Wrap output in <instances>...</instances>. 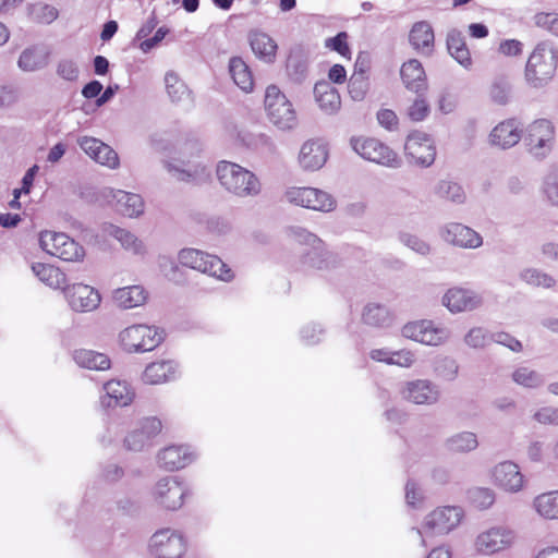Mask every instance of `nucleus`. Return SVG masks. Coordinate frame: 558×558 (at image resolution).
Segmentation results:
<instances>
[{
	"label": "nucleus",
	"mask_w": 558,
	"mask_h": 558,
	"mask_svg": "<svg viewBox=\"0 0 558 558\" xmlns=\"http://www.w3.org/2000/svg\"><path fill=\"white\" fill-rule=\"evenodd\" d=\"M216 175L220 186L238 198H255L263 190L259 178L239 163L220 160L216 166Z\"/></svg>",
	"instance_id": "1"
},
{
	"label": "nucleus",
	"mask_w": 558,
	"mask_h": 558,
	"mask_svg": "<svg viewBox=\"0 0 558 558\" xmlns=\"http://www.w3.org/2000/svg\"><path fill=\"white\" fill-rule=\"evenodd\" d=\"M558 65V49L549 41L538 43L530 54L524 70L529 86L543 88L554 78Z\"/></svg>",
	"instance_id": "2"
},
{
	"label": "nucleus",
	"mask_w": 558,
	"mask_h": 558,
	"mask_svg": "<svg viewBox=\"0 0 558 558\" xmlns=\"http://www.w3.org/2000/svg\"><path fill=\"white\" fill-rule=\"evenodd\" d=\"M464 511L458 506L438 507L429 512L416 529L423 546L426 545L424 535H445L454 530L462 521Z\"/></svg>",
	"instance_id": "3"
},
{
	"label": "nucleus",
	"mask_w": 558,
	"mask_h": 558,
	"mask_svg": "<svg viewBox=\"0 0 558 558\" xmlns=\"http://www.w3.org/2000/svg\"><path fill=\"white\" fill-rule=\"evenodd\" d=\"M179 263L191 269L207 274L222 281L233 278L232 270L217 256L196 248H183L178 255Z\"/></svg>",
	"instance_id": "4"
},
{
	"label": "nucleus",
	"mask_w": 558,
	"mask_h": 558,
	"mask_svg": "<svg viewBox=\"0 0 558 558\" xmlns=\"http://www.w3.org/2000/svg\"><path fill=\"white\" fill-rule=\"evenodd\" d=\"M265 109L269 121L278 129L286 131L298 125V116L292 102L276 85H270L266 89Z\"/></svg>",
	"instance_id": "5"
},
{
	"label": "nucleus",
	"mask_w": 558,
	"mask_h": 558,
	"mask_svg": "<svg viewBox=\"0 0 558 558\" xmlns=\"http://www.w3.org/2000/svg\"><path fill=\"white\" fill-rule=\"evenodd\" d=\"M282 199L320 213H331L337 207V201L330 193L311 186H290L284 191Z\"/></svg>",
	"instance_id": "6"
},
{
	"label": "nucleus",
	"mask_w": 558,
	"mask_h": 558,
	"mask_svg": "<svg viewBox=\"0 0 558 558\" xmlns=\"http://www.w3.org/2000/svg\"><path fill=\"white\" fill-rule=\"evenodd\" d=\"M522 137L529 154L535 159L543 160L554 148L555 126L547 119H538L526 126Z\"/></svg>",
	"instance_id": "7"
},
{
	"label": "nucleus",
	"mask_w": 558,
	"mask_h": 558,
	"mask_svg": "<svg viewBox=\"0 0 558 558\" xmlns=\"http://www.w3.org/2000/svg\"><path fill=\"white\" fill-rule=\"evenodd\" d=\"M163 340V331L154 326L132 325L119 333V341L128 352H147L157 348Z\"/></svg>",
	"instance_id": "8"
},
{
	"label": "nucleus",
	"mask_w": 558,
	"mask_h": 558,
	"mask_svg": "<svg viewBox=\"0 0 558 558\" xmlns=\"http://www.w3.org/2000/svg\"><path fill=\"white\" fill-rule=\"evenodd\" d=\"M401 333L407 339L430 347L442 345L451 337L448 327L432 319L410 322L402 327Z\"/></svg>",
	"instance_id": "9"
},
{
	"label": "nucleus",
	"mask_w": 558,
	"mask_h": 558,
	"mask_svg": "<svg viewBox=\"0 0 558 558\" xmlns=\"http://www.w3.org/2000/svg\"><path fill=\"white\" fill-rule=\"evenodd\" d=\"M351 148L363 159L390 168H398L400 159L388 145L374 137L352 136Z\"/></svg>",
	"instance_id": "10"
},
{
	"label": "nucleus",
	"mask_w": 558,
	"mask_h": 558,
	"mask_svg": "<svg viewBox=\"0 0 558 558\" xmlns=\"http://www.w3.org/2000/svg\"><path fill=\"white\" fill-rule=\"evenodd\" d=\"M39 243L46 253L65 262H81L85 256L84 247L62 232L44 231Z\"/></svg>",
	"instance_id": "11"
},
{
	"label": "nucleus",
	"mask_w": 558,
	"mask_h": 558,
	"mask_svg": "<svg viewBox=\"0 0 558 558\" xmlns=\"http://www.w3.org/2000/svg\"><path fill=\"white\" fill-rule=\"evenodd\" d=\"M515 539L514 532L504 525L490 526L477 534L474 539V549L483 556H493L509 549Z\"/></svg>",
	"instance_id": "12"
},
{
	"label": "nucleus",
	"mask_w": 558,
	"mask_h": 558,
	"mask_svg": "<svg viewBox=\"0 0 558 558\" xmlns=\"http://www.w3.org/2000/svg\"><path fill=\"white\" fill-rule=\"evenodd\" d=\"M148 547L157 558H180L186 550V542L180 531L163 527L151 535Z\"/></svg>",
	"instance_id": "13"
},
{
	"label": "nucleus",
	"mask_w": 558,
	"mask_h": 558,
	"mask_svg": "<svg viewBox=\"0 0 558 558\" xmlns=\"http://www.w3.org/2000/svg\"><path fill=\"white\" fill-rule=\"evenodd\" d=\"M187 495L189 488L177 476L160 478L153 489L154 501L170 511L180 509Z\"/></svg>",
	"instance_id": "14"
},
{
	"label": "nucleus",
	"mask_w": 558,
	"mask_h": 558,
	"mask_svg": "<svg viewBox=\"0 0 558 558\" xmlns=\"http://www.w3.org/2000/svg\"><path fill=\"white\" fill-rule=\"evenodd\" d=\"M404 153L409 162L427 168L435 161L436 147L428 134L415 131L408 135Z\"/></svg>",
	"instance_id": "15"
},
{
	"label": "nucleus",
	"mask_w": 558,
	"mask_h": 558,
	"mask_svg": "<svg viewBox=\"0 0 558 558\" xmlns=\"http://www.w3.org/2000/svg\"><path fill=\"white\" fill-rule=\"evenodd\" d=\"M399 392L402 399L417 405H434L441 397L439 386L429 379L404 381Z\"/></svg>",
	"instance_id": "16"
},
{
	"label": "nucleus",
	"mask_w": 558,
	"mask_h": 558,
	"mask_svg": "<svg viewBox=\"0 0 558 558\" xmlns=\"http://www.w3.org/2000/svg\"><path fill=\"white\" fill-rule=\"evenodd\" d=\"M490 480L496 487L510 494L521 492L525 485V476L520 466L512 461L497 463L490 470Z\"/></svg>",
	"instance_id": "17"
},
{
	"label": "nucleus",
	"mask_w": 558,
	"mask_h": 558,
	"mask_svg": "<svg viewBox=\"0 0 558 558\" xmlns=\"http://www.w3.org/2000/svg\"><path fill=\"white\" fill-rule=\"evenodd\" d=\"M162 424L158 417H144L124 438V446L132 451H142L151 446L153 439L161 432Z\"/></svg>",
	"instance_id": "18"
},
{
	"label": "nucleus",
	"mask_w": 558,
	"mask_h": 558,
	"mask_svg": "<svg viewBox=\"0 0 558 558\" xmlns=\"http://www.w3.org/2000/svg\"><path fill=\"white\" fill-rule=\"evenodd\" d=\"M439 235L446 243L461 248L475 250L483 245L482 235L460 222L444 225L439 229Z\"/></svg>",
	"instance_id": "19"
},
{
	"label": "nucleus",
	"mask_w": 558,
	"mask_h": 558,
	"mask_svg": "<svg viewBox=\"0 0 558 558\" xmlns=\"http://www.w3.org/2000/svg\"><path fill=\"white\" fill-rule=\"evenodd\" d=\"M165 166L173 178L186 183L203 184L208 182L211 177L209 167L203 161L182 159L167 161Z\"/></svg>",
	"instance_id": "20"
},
{
	"label": "nucleus",
	"mask_w": 558,
	"mask_h": 558,
	"mask_svg": "<svg viewBox=\"0 0 558 558\" xmlns=\"http://www.w3.org/2000/svg\"><path fill=\"white\" fill-rule=\"evenodd\" d=\"M63 293L70 307L78 313L93 312L101 302L98 290L84 283L65 286Z\"/></svg>",
	"instance_id": "21"
},
{
	"label": "nucleus",
	"mask_w": 558,
	"mask_h": 558,
	"mask_svg": "<svg viewBox=\"0 0 558 558\" xmlns=\"http://www.w3.org/2000/svg\"><path fill=\"white\" fill-rule=\"evenodd\" d=\"M77 144L82 150L96 162L110 169L118 168V154L100 140L89 136H81L77 140Z\"/></svg>",
	"instance_id": "22"
},
{
	"label": "nucleus",
	"mask_w": 558,
	"mask_h": 558,
	"mask_svg": "<svg viewBox=\"0 0 558 558\" xmlns=\"http://www.w3.org/2000/svg\"><path fill=\"white\" fill-rule=\"evenodd\" d=\"M196 459L195 452L186 445H172L157 456L158 465L167 471L183 469Z\"/></svg>",
	"instance_id": "23"
},
{
	"label": "nucleus",
	"mask_w": 558,
	"mask_h": 558,
	"mask_svg": "<svg viewBox=\"0 0 558 558\" xmlns=\"http://www.w3.org/2000/svg\"><path fill=\"white\" fill-rule=\"evenodd\" d=\"M442 303L450 312L460 313L480 307L483 299L474 290L457 287L445 293Z\"/></svg>",
	"instance_id": "24"
},
{
	"label": "nucleus",
	"mask_w": 558,
	"mask_h": 558,
	"mask_svg": "<svg viewBox=\"0 0 558 558\" xmlns=\"http://www.w3.org/2000/svg\"><path fill=\"white\" fill-rule=\"evenodd\" d=\"M298 159L304 171H317L328 159L327 145L320 140L306 141L301 146Z\"/></svg>",
	"instance_id": "25"
},
{
	"label": "nucleus",
	"mask_w": 558,
	"mask_h": 558,
	"mask_svg": "<svg viewBox=\"0 0 558 558\" xmlns=\"http://www.w3.org/2000/svg\"><path fill=\"white\" fill-rule=\"evenodd\" d=\"M522 138L520 122L515 119H507L498 123L489 134V143L493 146L508 149L517 145Z\"/></svg>",
	"instance_id": "26"
},
{
	"label": "nucleus",
	"mask_w": 558,
	"mask_h": 558,
	"mask_svg": "<svg viewBox=\"0 0 558 558\" xmlns=\"http://www.w3.org/2000/svg\"><path fill=\"white\" fill-rule=\"evenodd\" d=\"M179 376V365L175 361H157L145 367L142 380L147 385H161L175 380Z\"/></svg>",
	"instance_id": "27"
},
{
	"label": "nucleus",
	"mask_w": 558,
	"mask_h": 558,
	"mask_svg": "<svg viewBox=\"0 0 558 558\" xmlns=\"http://www.w3.org/2000/svg\"><path fill=\"white\" fill-rule=\"evenodd\" d=\"M105 395L101 404L107 408L126 407L134 399V391L126 381L110 380L104 385Z\"/></svg>",
	"instance_id": "28"
},
{
	"label": "nucleus",
	"mask_w": 558,
	"mask_h": 558,
	"mask_svg": "<svg viewBox=\"0 0 558 558\" xmlns=\"http://www.w3.org/2000/svg\"><path fill=\"white\" fill-rule=\"evenodd\" d=\"M110 197L114 202L117 211L129 218L140 217L144 213L145 204L140 194L122 190H110Z\"/></svg>",
	"instance_id": "29"
},
{
	"label": "nucleus",
	"mask_w": 558,
	"mask_h": 558,
	"mask_svg": "<svg viewBox=\"0 0 558 558\" xmlns=\"http://www.w3.org/2000/svg\"><path fill=\"white\" fill-rule=\"evenodd\" d=\"M248 43L254 54L265 63H272L276 60L278 45L267 33L258 29L248 33Z\"/></svg>",
	"instance_id": "30"
},
{
	"label": "nucleus",
	"mask_w": 558,
	"mask_h": 558,
	"mask_svg": "<svg viewBox=\"0 0 558 558\" xmlns=\"http://www.w3.org/2000/svg\"><path fill=\"white\" fill-rule=\"evenodd\" d=\"M409 41L414 50L423 56H429L435 43L432 25L426 21L416 22L409 33Z\"/></svg>",
	"instance_id": "31"
},
{
	"label": "nucleus",
	"mask_w": 558,
	"mask_h": 558,
	"mask_svg": "<svg viewBox=\"0 0 558 558\" xmlns=\"http://www.w3.org/2000/svg\"><path fill=\"white\" fill-rule=\"evenodd\" d=\"M405 87L416 94L426 90V75L422 63L416 59L404 62L400 70Z\"/></svg>",
	"instance_id": "32"
},
{
	"label": "nucleus",
	"mask_w": 558,
	"mask_h": 558,
	"mask_svg": "<svg viewBox=\"0 0 558 558\" xmlns=\"http://www.w3.org/2000/svg\"><path fill=\"white\" fill-rule=\"evenodd\" d=\"M49 57L50 51L45 46H32L21 52L17 65L25 72L39 71L48 65Z\"/></svg>",
	"instance_id": "33"
},
{
	"label": "nucleus",
	"mask_w": 558,
	"mask_h": 558,
	"mask_svg": "<svg viewBox=\"0 0 558 558\" xmlns=\"http://www.w3.org/2000/svg\"><path fill=\"white\" fill-rule=\"evenodd\" d=\"M314 95L319 108L326 114H335L341 107L338 90L329 82H318L314 87Z\"/></svg>",
	"instance_id": "34"
},
{
	"label": "nucleus",
	"mask_w": 558,
	"mask_h": 558,
	"mask_svg": "<svg viewBox=\"0 0 558 558\" xmlns=\"http://www.w3.org/2000/svg\"><path fill=\"white\" fill-rule=\"evenodd\" d=\"M333 263V256L331 253L325 250L323 241L320 245H314L306 248L302 253L301 267L303 270L307 269H328Z\"/></svg>",
	"instance_id": "35"
},
{
	"label": "nucleus",
	"mask_w": 558,
	"mask_h": 558,
	"mask_svg": "<svg viewBox=\"0 0 558 558\" xmlns=\"http://www.w3.org/2000/svg\"><path fill=\"white\" fill-rule=\"evenodd\" d=\"M433 194L440 201L454 205H462L466 201V193L463 186L451 179H441L433 187Z\"/></svg>",
	"instance_id": "36"
},
{
	"label": "nucleus",
	"mask_w": 558,
	"mask_h": 558,
	"mask_svg": "<svg viewBox=\"0 0 558 558\" xmlns=\"http://www.w3.org/2000/svg\"><path fill=\"white\" fill-rule=\"evenodd\" d=\"M73 360L80 367L94 371H106L111 365V361L106 354L87 349L75 350Z\"/></svg>",
	"instance_id": "37"
},
{
	"label": "nucleus",
	"mask_w": 558,
	"mask_h": 558,
	"mask_svg": "<svg viewBox=\"0 0 558 558\" xmlns=\"http://www.w3.org/2000/svg\"><path fill=\"white\" fill-rule=\"evenodd\" d=\"M147 293L141 286L119 288L113 293V300L122 308H133L146 302Z\"/></svg>",
	"instance_id": "38"
},
{
	"label": "nucleus",
	"mask_w": 558,
	"mask_h": 558,
	"mask_svg": "<svg viewBox=\"0 0 558 558\" xmlns=\"http://www.w3.org/2000/svg\"><path fill=\"white\" fill-rule=\"evenodd\" d=\"M34 275L46 286L52 289H62L66 283V276L58 267L49 264L35 263L32 265Z\"/></svg>",
	"instance_id": "39"
},
{
	"label": "nucleus",
	"mask_w": 558,
	"mask_h": 558,
	"mask_svg": "<svg viewBox=\"0 0 558 558\" xmlns=\"http://www.w3.org/2000/svg\"><path fill=\"white\" fill-rule=\"evenodd\" d=\"M447 48L449 53L465 69L472 65L470 51L465 45L461 32L452 29L447 36Z\"/></svg>",
	"instance_id": "40"
},
{
	"label": "nucleus",
	"mask_w": 558,
	"mask_h": 558,
	"mask_svg": "<svg viewBox=\"0 0 558 558\" xmlns=\"http://www.w3.org/2000/svg\"><path fill=\"white\" fill-rule=\"evenodd\" d=\"M532 506L539 517L546 520H558V490L537 495Z\"/></svg>",
	"instance_id": "41"
},
{
	"label": "nucleus",
	"mask_w": 558,
	"mask_h": 558,
	"mask_svg": "<svg viewBox=\"0 0 558 558\" xmlns=\"http://www.w3.org/2000/svg\"><path fill=\"white\" fill-rule=\"evenodd\" d=\"M229 72L233 82L244 92L253 90L254 81L248 65L239 57L231 58Z\"/></svg>",
	"instance_id": "42"
},
{
	"label": "nucleus",
	"mask_w": 558,
	"mask_h": 558,
	"mask_svg": "<svg viewBox=\"0 0 558 558\" xmlns=\"http://www.w3.org/2000/svg\"><path fill=\"white\" fill-rule=\"evenodd\" d=\"M445 447L454 453L471 452L478 447L477 436L472 432H460L448 437Z\"/></svg>",
	"instance_id": "43"
},
{
	"label": "nucleus",
	"mask_w": 558,
	"mask_h": 558,
	"mask_svg": "<svg viewBox=\"0 0 558 558\" xmlns=\"http://www.w3.org/2000/svg\"><path fill=\"white\" fill-rule=\"evenodd\" d=\"M166 90L172 102L180 104L189 101L191 92L187 85L172 71L165 75Z\"/></svg>",
	"instance_id": "44"
},
{
	"label": "nucleus",
	"mask_w": 558,
	"mask_h": 558,
	"mask_svg": "<svg viewBox=\"0 0 558 558\" xmlns=\"http://www.w3.org/2000/svg\"><path fill=\"white\" fill-rule=\"evenodd\" d=\"M362 319L368 326L385 327L389 325L390 315L386 306L378 303H368L363 310Z\"/></svg>",
	"instance_id": "45"
},
{
	"label": "nucleus",
	"mask_w": 558,
	"mask_h": 558,
	"mask_svg": "<svg viewBox=\"0 0 558 558\" xmlns=\"http://www.w3.org/2000/svg\"><path fill=\"white\" fill-rule=\"evenodd\" d=\"M110 234L120 242L124 250L136 255H143L145 253V245L143 241L131 231L119 227H112Z\"/></svg>",
	"instance_id": "46"
},
{
	"label": "nucleus",
	"mask_w": 558,
	"mask_h": 558,
	"mask_svg": "<svg viewBox=\"0 0 558 558\" xmlns=\"http://www.w3.org/2000/svg\"><path fill=\"white\" fill-rule=\"evenodd\" d=\"M435 375L445 381H453L459 376L460 366L451 356H438L433 364Z\"/></svg>",
	"instance_id": "47"
},
{
	"label": "nucleus",
	"mask_w": 558,
	"mask_h": 558,
	"mask_svg": "<svg viewBox=\"0 0 558 558\" xmlns=\"http://www.w3.org/2000/svg\"><path fill=\"white\" fill-rule=\"evenodd\" d=\"M511 378L517 385L529 389L538 388L544 384L543 375L527 366L517 367Z\"/></svg>",
	"instance_id": "48"
},
{
	"label": "nucleus",
	"mask_w": 558,
	"mask_h": 558,
	"mask_svg": "<svg viewBox=\"0 0 558 558\" xmlns=\"http://www.w3.org/2000/svg\"><path fill=\"white\" fill-rule=\"evenodd\" d=\"M241 141L247 148L262 154L275 151L272 140L264 133H244L241 135Z\"/></svg>",
	"instance_id": "49"
},
{
	"label": "nucleus",
	"mask_w": 558,
	"mask_h": 558,
	"mask_svg": "<svg viewBox=\"0 0 558 558\" xmlns=\"http://www.w3.org/2000/svg\"><path fill=\"white\" fill-rule=\"evenodd\" d=\"M28 15L32 21L39 24H51L59 16L56 7L38 2L28 7Z\"/></svg>",
	"instance_id": "50"
},
{
	"label": "nucleus",
	"mask_w": 558,
	"mask_h": 558,
	"mask_svg": "<svg viewBox=\"0 0 558 558\" xmlns=\"http://www.w3.org/2000/svg\"><path fill=\"white\" fill-rule=\"evenodd\" d=\"M468 499L477 509L490 508L496 499V494L488 487H473L468 490Z\"/></svg>",
	"instance_id": "51"
},
{
	"label": "nucleus",
	"mask_w": 558,
	"mask_h": 558,
	"mask_svg": "<svg viewBox=\"0 0 558 558\" xmlns=\"http://www.w3.org/2000/svg\"><path fill=\"white\" fill-rule=\"evenodd\" d=\"M544 198L558 207V168H551L545 174L541 187Z\"/></svg>",
	"instance_id": "52"
},
{
	"label": "nucleus",
	"mask_w": 558,
	"mask_h": 558,
	"mask_svg": "<svg viewBox=\"0 0 558 558\" xmlns=\"http://www.w3.org/2000/svg\"><path fill=\"white\" fill-rule=\"evenodd\" d=\"M520 278L527 284L534 287L551 288L556 280L548 274L536 268H526L520 272Z\"/></svg>",
	"instance_id": "53"
},
{
	"label": "nucleus",
	"mask_w": 558,
	"mask_h": 558,
	"mask_svg": "<svg viewBox=\"0 0 558 558\" xmlns=\"http://www.w3.org/2000/svg\"><path fill=\"white\" fill-rule=\"evenodd\" d=\"M398 239L404 246L420 255L426 256L432 251L430 244L416 234L400 232Z\"/></svg>",
	"instance_id": "54"
},
{
	"label": "nucleus",
	"mask_w": 558,
	"mask_h": 558,
	"mask_svg": "<svg viewBox=\"0 0 558 558\" xmlns=\"http://www.w3.org/2000/svg\"><path fill=\"white\" fill-rule=\"evenodd\" d=\"M490 98L498 105H506L511 96V85L505 77L496 78L489 92Z\"/></svg>",
	"instance_id": "55"
},
{
	"label": "nucleus",
	"mask_w": 558,
	"mask_h": 558,
	"mask_svg": "<svg viewBox=\"0 0 558 558\" xmlns=\"http://www.w3.org/2000/svg\"><path fill=\"white\" fill-rule=\"evenodd\" d=\"M367 87L368 83L363 72L354 73L349 80V94L355 101H360L364 98Z\"/></svg>",
	"instance_id": "56"
},
{
	"label": "nucleus",
	"mask_w": 558,
	"mask_h": 558,
	"mask_svg": "<svg viewBox=\"0 0 558 558\" xmlns=\"http://www.w3.org/2000/svg\"><path fill=\"white\" fill-rule=\"evenodd\" d=\"M289 234L293 241L301 245L312 247L314 245H320L322 240L314 233L302 227H291Z\"/></svg>",
	"instance_id": "57"
},
{
	"label": "nucleus",
	"mask_w": 558,
	"mask_h": 558,
	"mask_svg": "<svg viewBox=\"0 0 558 558\" xmlns=\"http://www.w3.org/2000/svg\"><path fill=\"white\" fill-rule=\"evenodd\" d=\"M464 341L471 348H484L492 342V335L481 327H474L465 335Z\"/></svg>",
	"instance_id": "58"
},
{
	"label": "nucleus",
	"mask_w": 558,
	"mask_h": 558,
	"mask_svg": "<svg viewBox=\"0 0 558 558\" xmlns=\"http://www.w3.org/2000/svg\"><path fill=\"white\" fill-rule=\"evenodd\" d=\"M57 74L65 81H76L80 75V69L76 61L68 58L61 59L57 64Z\"/></svg>",
	"instance_id": "59"
},
{
	"label": "nucleus",
	"mask_w": 558,
	"mask_h": 558,
	"mask_svg": "<svg viewBox=\"0 0 558 558\" xmlns=\"http://www.w3.org/2000/svg\"><path fill=\"white\" fill-rule=\"evenodd\" d=\"M348 37L349 36L345 32H340L335 37L327 38L325 46L331 50L337 51L342 57L350 58L351 50L348 45Z\"/></svg>",
	"instance_id": "60"
},
{
	"label": "nucleus",
	"mask_w": 558,
	"mask_h": 558,
	"mask_svg": "<svg viewBox=\"0 0 558 558\" xmlns=\"http://www.w3.org/2000/svg\"><path fill=\"white\" fill-rule=\"evenodd\" d=\"M429 113V106L422 94L418 93L416 99L409 107L408 116L412 121H423Z\"/></svg>",
	"instance_id": "61"
},
{
	"label": "nucleus",
	"mask_w": 558,
	"mask_h": 558,
	"mask_svg": "<svg viewBox=\"0 0 558 558\" xmlns=\"http://www.w3.org/2000/svg\"><path fill=\"white\" fill-rule=\"evenodd\" d=\"M300 337L303 343L313 345L323 339L324 329L318 324H307L301 329Z\"/></svg>",
	"instance_id": "62"
},
{
	"label": "nucleus",
	"mask_w": 558,
	"mask_h": 558,
	"mask_svg": "<svg viewBox=\"0 0 558 558\" xmlns=\"http://www.w3.org/2000/svg\"><path fill=\"white\" fill-rule=\"evenodd\" d=\"M390 365H396L403 368L412 367L416 362L415 353L408 350L401 349L391 353Z\"/></svg>",
	"instance_id": "63"
},
{
	"label": "nucleus",
	"mask_w": 558,
	"mask_h": 558,
	"mask_svg": "<svg viewBox=\"0 0 558 558\" xmlns=\"http://www.w3.org/2000/svg\"><path fill=\"white\" fill-rule=\"evenodd\" d=\"M533 418L542 425L558 426V408L543 407L535 411Z\"/></svg>",
	"instance_id": "64"
}]
</instances>
